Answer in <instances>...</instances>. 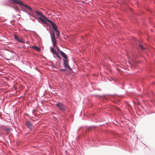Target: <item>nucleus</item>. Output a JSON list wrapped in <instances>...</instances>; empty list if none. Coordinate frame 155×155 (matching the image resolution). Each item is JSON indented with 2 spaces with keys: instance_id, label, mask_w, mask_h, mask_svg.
Here are the masks:
<instances>
[{
  "instance_id": "19",
  "label": "nucleus",
  "mask_w": 155,
  "mask_h": 155,
  "mask_svg": "<svg viewBox=\"0 0 155 155\" xmlns=\"http://www.w3.org/2000/svg\"><path fill=\"white\" fill-rule=\"evenodd\" d=\"M54 30L56 32H58V31H59L58 30V28H57V29H55Z\"/></svg>"
},
{
  "instance_id": "17",
  "label": "nucleus",
  "mask_w": 155,
  "mask_h": 155,
  "mask_svg": "<svg viewBox=\"0 0 155 155\" xmlns=\"http://www.w3.org/2000/svg\"><path fill=\"white\" fill-rule=\"evenodd\" d=\"M5 130L7 132H9L10 131V129L9 128H7L5 129Z\"/></svg>"
},
{
  "instance_id": "10",
  "label": "nucleus",
  "mask_w": 155,
  "mask_h": 155,
  "mask_svg": "<svg viewBox=\"0 0 155 155\" xmlns=\"http://www.w3.org/2000/svg\"><path fill=\"white\" fill-rule=\"evenodd\" d=\"M50 49H51V50L52 52V53L53 54H55L56 53H57L56 51L52 47H50Z\"/></svg>"
},
{
  "instance_id": "1",
  "label": "nucleus",
  "mask_w": 155,
  "mask_h": 155,
  "mask_svg": "<svg viewBox=\"0 0 155 155\" xmlns=\"http://www.w3.org/2000/svg\"><path fill=\"white\" fill-rule=\"evenodd\" d=\"M10 3L14 4H17L20 5L22 9H27L29 10H32V9L30 7L26 4H24L21 1L18 0H9Z\"/></svg>"
},
{
  "instance_id": "13",
  "label": "nucleus",
  "mask_w": 155,
  "mask_h": 155,
  "mask_svg": "<svg viewBox=\"0 0 155 155\" xmlns=\"http://www.w3.org/2000/svg\"><path fill=\"white\" fill-rule=\"evenodd\" d=\"M57 50V51H58L59 53H61V51H61L60 49L57 46H56V47Z\"/></svg>"
},
{
  "instance_id": "8",
  "label": "nucleus",
  "mask_w": 155,
  "mask_h": 155,
  "mask_svg": "<svg viewBox=\"0 0 155 155\" xmlns=\"http://www.w3.org/2000/svg\"><path fill=\"white\" fill-rule=\"evenodd\" d=\"M48 21H49L52 25V26L54 30L57 29V27L55 24L52 21L48 20Z\"/></svg>"
},
{
  "instance_id": "20",
  "label": "nucleus",
  "mask_w": 155,
  "mask_h": 155,
  "mask_svg": "<svg viewBox=\"0 0 155 155\" xmlns=\"http://www.w3.org/2000/svg\"><path fill=\"white\" fill-rule=\"evenodd\" d=\"M154 3H155V2H154Z\"/></svg>"
},
{
  "instance_id": "3",
  "label": "nucleus",
  "mask_w": 155,
  "mask_h": 155,
  "mask_svg": "<svg viewBox=\"0 0 155 155\" xmlns=\"http://www.w3.org/2000/svg\"><path fill=\"white\" fill-rule=\"evenodd\" d=\"M56 106L61 110L64 111L66 109L67 107L62 103L60 102H58L56 104Z\"/></svg>"
},
{
  "instance_id": "4",
  "label": "nucleus",
  "mask_w": 155,
  "mask_h": 155,
  "mask_svg": "<svg viewBox=\"0 0 155 155\" xmlns=\"http://www.w3.org/2000/svg\"><path fill=\"white\" fill-rule=\"evenodd\" d=\"M15 39L18 41L20 42L21 43H25L24 40L21 37H18L17 35H15L14 36Z\"/></svg>"
},
{
  "instance_id": "16",
  "label": "nucleus",
  "mask_w": 155,
  "mask_h": 155,
  "mask_svg": "<svg viewBox=\"0 0 155 155\" xmlns=\"http://www.w3.org/2000/svg\"><path fill=\"white\" fill-rule=\"evenodd\" d=\"M53 46L54 47H56V46H57L56 45V43H53Z\"/></svg>"
},
{
  "instance_id": "9",
  "label": "nucleus",
  "mask_w": 155,
  "mask_h": 155,
  "mask_svg": "<svg viewBox=\"0 0 155 155\" xmlns=\"http://www.w3.org/2000/svg\"><path fill=\"white\" fill-rule=\"evenodd\" d=\"M61 55L65 59H66L67 58V57L66 55L65 54L63 51H61L60 52Z\"/></svg>"
},
{
  "instance_id": "11",
  "label": "nucleus",
  "mask_w": 155,
  "mask_h": 155,
  "mask_svg": "<svg viewBox=\"0 0 155 155\" xmlns=\"http://www.w3.org/2000/svg\"><path fill=\"white\" fill-rule=\"evenodd\" d=\"M33 48H35L37 51H41V49L37 46H35L33 47Z\"/></svg>"
},
{
  "instance_id": "2",
  "label": "nucleus",
  "mask_w": 155,
  "mask_h": 155,
  "mask_svg": "<svg viewBox=\"0 0 155 155\" xmlns=\"http://www.w3.org/2000/svg\"><path fill=\"white\" fill-rule=\"evenodd\" d=\"M35 12L38 15H39L40 16V19L41 21L44 23L46 22V18L43 15L42 13L40 12L37 10H36Z\"/></svg>"
},
{
  "instance_id": "14",
  "label": "nucleus",
  "mask_w": 155,
  "mask_h": 155,
  "mask_svg": "<svg viewBox=\"0 0 155 155\" xmlns=\"http://www.w3.org/2000/svg\"><path fill=\"white\" fill-rule=\"evenodd\" d=\"M55 55L58 58H59L60 59H61V58L60 57L59 55L57 52L56 53V54H55Z\"/></svg>"
},
{
  "instance_id": "7",
  "label": "nucleus",
  "mask_w": 155,
  "mask_h": 155,
  "mask_svg": "<svg viewBox=\"0 0 155 155\" xmlns=\"http://www.w3.org/2000/svg\"><path fill=\"white\" fill-rule=\"evenodd\" d=\"M51 37L53 43H56V40L55 38L54 32L53 31L51 33Z\"/></svg>"
},
{
  "instance_id": "12",
  "label": "nucleus",
  "mask_w": 155,
  "mask_h": 155,
  "mask_svg": "<svg viewBox=\"0 0 155 155\" xmlns=\"http://www.w3.org/2000/svg\"><path fill=\"white\" fill-rule=\"evenodd\" d=\"M139 46L142 50H143L145 49V48L143 47V46L141 45L140 44H139Z\"/></svg>"
},
{
  "instance_id": "15",
  "label": "nucleus",
  "mask_w": 155,
  "mask_h": 155,
  "mask_svg": "<svg viewBox=\"0 0 155 155\" xmlns=\"http://www.w3.org/2000/svg\"><path fill=\"white\" fill-rule=\"evenodd\" d=\"M57 37H59L60 35V32L59 31H58L56 32Z\"/></svg>"
},
{
  "instance_id": "5",
  "label": "nucleus",
  "mask_w": 155,
  "mask_h": 155,
  "mask_svg": "<svg viewBox=\"0 0 155 155\" xmlns=\"http://www.w3.org/2000/svg\"><path fill=\"white\" fill-rule=\"evenodd\" d=\"M63 64L64 66L66 68H68L70 70H71V69L68 65V59H66L64 60Z\"/></svg>"
},
{
  "instance_id": "6",
  "label": "nucleus",
  "mask_w": 155,
  "mask_h": 155,
  "mask_svg": "<svg viewBox=\"0 0 155 155\" xmlns=\"http://www.w3.org/2000/svg\"><path fill=\"white\" fill-rule=\"evenodd\" d=\"M27 127L31 130L34 127V126L29 121H27L26 123Z\"/></svg>"
},
{
  "instance_id": "18",
  "label": "nucleus",
  "mask_w": 155,
  "mask_h": 155,
  "mask_svg": "<svg viewBox=\"0 0 155 155\" xmlns=\"http://www.w3.org/2000/svg\"><path fill=\"white\" fill-rule=\"evenodd\" d=\"M60 71H63V72H64L65 71H66V69H61L60 70Z\"/></svg>"
}]
</instances>
